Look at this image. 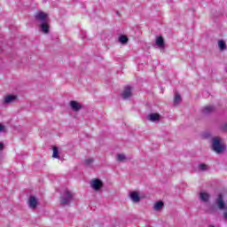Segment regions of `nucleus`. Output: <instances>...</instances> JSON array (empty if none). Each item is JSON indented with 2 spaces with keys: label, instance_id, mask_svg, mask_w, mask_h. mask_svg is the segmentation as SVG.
Masks as SVG:
<instances>
[{
  "label": "nucleus",
  "instance_id": "obj_1",
  "mask_svg": "<svg viewBox=\"0 0 227 227\" xmlns=\"http://www.w3.org/2000/svg\"><path fill=\"white\" fill-rule=\"evenodd\" d=\"M35 19L41 33L49 35L51 31V19L49 18V13L39 11L35 14Z\"/></svg>",
  "mask_w": 227,
  "mask_h": 227
},
{
  "label": "nucleus",
  "instance_id": "obj_2",
  "mask_svg": "<svg viewBox=\"0 0 227 227\" xmlns=\"http://www.w3.org/2000/svg\"><path fill=\"white\" fill-rule=\"evenodd\" d=\"M211 148L215 153H224L226 152V145L223 143V139L219 137H215L211 140Z\"/></svg>",
  "mask_w": 227,
  "mask_h": 227
},
{
  "label": "nucleus",
  "instance_id": "obj_3",
  "mask_svg": "<svg viewBox=\"0 0 227 227\" xmlns=\"http://www.w3.org/2000/svg\"><path fill=\"white\" fill-rule=\"evenodd\" d=\"M19 100V96L17 94H7L4 97L3 104L5 106H11L12 104H15Z\"/></svg>",
  "mask_w": 227,
  "mask_h": 227
},
{
  "label": "nucleus",
  "instance_id": "obj_4",
  "mask_svg": "<svg viewBox=\"0 0 227 227\" xmlns=\"http://www.w3.org/2000/svg\"><path fill=\"white\" fill-rule=\"evenodd\" d=\"M69 107L74 113H79V111H82V109H84V105H82L81 101L71 100L69 101Z\"/></svg>",
  "mask_w": 227,
  "mask_h": 227
},
{
  "label": "nucleus",
  "instance_id": "obj_5",
  "mask_svg": "<svg viewBox=\"0 0 227 227\" xmlns=\"http://www.w3.org/2000/svg\"><path fill=\"white\" fill-rule=\"evenodd\" d=\"M129 198H130V200H146V198H148V195H146L143 192L132 191L129 192Z\"/></svg>",
  "mask_w": 227,
  "mask_h": 227
},
{
  "label": "nucleus",
  "instance_id": "obj_6",
  "mask_svg": "<svg viewBox=\"0 0 227 227\" xmlns=\"http://www.w3.org/2000/svg\"><path fill=\"white\" fill-rule=\"evenodd\" d=\"M90 185L91 189H93V191H100V189L104 187V183L102 182V180L95 178L90 181Z\"/></svg>",
  "mask_w": 227,
  "mask_h": 227
},
{
  "label": "nucleus",
  "instance_id": "obj_7",
  "mask_svg": "<svg viewBox=\"0 0 227 227\" xmlns=\"http://www.w3.org/2000/svg\"><path fill=\"white\" fill-rule=\"evenodd\" d=\"M148 121H151L152 123H159L160 120H162V115L159 113H151L147 115Z\"/></svg>",
  "mask_w": 227,
  "mask_h": 227
},
{
  "label": "nucleus",
  "instance_id": "obj_8",
  "mask_svg": "<svg viewBox=\"0 0 227 227\" xmlns=\"http://www.w3.org/2000/svg\"><path fill=\"white\" fill-rule=\"evenodd\" d=\"M132 91H133V89L132 87H125L123 91H122V98H131L132 97Z\"/></svg>",
  "mask_w": 227,
  "mask_h": 227
},
{
  "label": "nucleus",
  "instance_id": "obj_9",
  "mask_svg": "<svg viewBox=\"0 0 227 227\" xmlns=\"http://www.w3.org/2000/svg\"><path fill=\"white\" fill-rule=\"evenodd\" d=\"M155 43H156L158 49H164V47H165L164 38H162L161 35L156 37Z\"/></svg>",
  "mask_w": 227,
  "mask_h": 227
},
{
  "label": "nucleus",
  "instance_id": "obj_10",
  "mask_svg": "<svg viewBox=\"0 0 227 227\" xmlns=\"http://www.w3.org/2000/svg\"><path fill=\"white\" fill-rule=\"evenodd\" d=\"M217 200H226L227 199V190L223 189L217 192Z\"/></svg>",
  "mask_w": 227,
  "mask_h": 227
},
{
  "label": "nucleus",
  "instance_id": "obj_11",
  "mask_svg": "<svg viewBox=\"0 0 227 227\" xmlns=\"http://www.w3.org/2000/svg\"><path fill=\"white\" fill-rule=\"evenodd\" d=\"M74 198H75V193L72 191L66 190L64 192V200H72Z\"/></svg>",
  "mask_w": 227,
  "mask_h": 227
},
{
  "label": "nucleus",
  "instance_id": "obj_12",
  "mask_svg": "<svg viewBox=\"0 0 227 227\" xmlns=\"http://www.w3.org/2000/svg\"><path fill=\"white\" fill-rule=\"evenodd\" d=\"M164 208V202L162 200L157 201L153 206V210L159 212Z\"/></svg>",
  "mask_w": 227,
  "mask_h": 227
},
{
  "label": "nucleus",
  "instance_id": "obj_13",
  "mask_svg": "<svg viewBox=\"0 0 227 227\" xmlns=\"http://www.w3.org/2000/svg\"><path fill=\"white\" fill-rule=\"evenodd\" d=\"M27 205H28L29 208H31L32 210H35V208H36V207H38V200H29L27 201Z\"/></svg>",
  "mask_w": 227,
  "mask_h": 227
},
{
  "label": "nucleus",
  "instance_id": "obj_14",
  "mask_svg": "<svg viewBox=\"0 0 227 227\" xmlns=\"http://www.w3.org/2000/svg\"><path fill=\"white\" fill-rule=\"evenodd\" d=\"M216 207L219 210H226V203H224V200H218L216 201Z\"/></svg>",
  "mask_w": 227,
  "mask_h": 227
},
{
  "label": "nucleus",
  "instance_id": "obj_15",
  "mask_svg": "<svg viewBox=\"0 0 227 227\" xmlns=\"http://www.w3.org/2000/svg\"><path fill=\"white\" fill-rule=\"evenodd\" d=\"M116 160L118 162H125V160H127V156L125 155V153H117Z\"/></svg>",
  "mask_w": 227,
  "mask_h": 227
},
{
  "label": "nucleus",
  "instance_id": "obj_16",
  "mask_svg": "<svg viewBox=\"0 0 227 227\" xmlns=\"http://www.w3.org/2000/svg\"><path fill=\"white\" fill-rule=\"evenodd\" d=\"M218 49L221 51H226L227 50L226 42H224L223 40H219L218 41Z\"/></svg>",
  "mask_w": 227,
  "mask_h": 227
},
{
  "label": "nucleus",
  "instance_id": "obj_17",
  "mask_svg": "<svg viewBox=\"0 0 227 227\" xmlns=\"http://www.w3.org/2000/svg\"><path fill=\"white\" fill-rule=\"evenodd\" d=\"M200 200H210V193L208 192L202 191L200 193Z\"/></svg>",
  "mask_w": 227,
  "mask_h": 227
},
{
  "label": "nucleus",
  "instance_id": "obj_18",
  "mask_svg": "<svg viewBox=\"0 0 227 227\" xmlns=\"http://www.w3.org/2000/svg\"><path fill=\"white\" fill-rule=\"evenodd\" d=\"M52 150H53L52 158L59 159V148H58L57 146H54Z\"/></svg>",
  "mask_w": 227,
  "mask_h": 227
},
{
  "label": "nucleus",
  "instance_id": "obj_19",
  "mask_svg": "<svg viewBox=\"0 0 227 227\" xmlns=\"http://www.w3.org/2000/svg\"><path fill=\"white\" fill-rule=\"evenodd\" d=\"M203 111L206 114H208V113H213V111H215V108L212 106H207L204 107Z\"/></svg>",
  "mask_w": 227,
  "mask_h": 227
},
{
  "label": "nucleus",
  "instance_id": "obj_20",
  "mask_svg": "<svg viewBox=\"0 0 227 227\" xmlns=\"http://www.w3.org/2000/svg\"><path fill=\"white\" fill-rule=\"evenodd\" d=\"M199 171H208L209 168L208 165L202 163L198 166Z\"/></svg>",
  "mask_w": 227,
  "mask_h": 227
},
{
  "label": "nucleus",
  "instance_id": "obj_21",
  "mask_svg": "<svg viewBox=\"0 0 227 227\" xmlns=\"http://www.w3.org/2000/svg\"><path fill=\"white\" fill-rule=\"evenodd\" d=\"M182 98H180V94L176 93L174 98V104L175 106H178L180 104Z\"/></svg>",
  "mask_w": 227,
  "mask_h": 227
},
{
  "label": "nucleus",
  "instance_id": "obj_22",
  "mask_svg": "<svg viewBox=\"0 0 227 227\" xmlns=\"http://www.w3.org/2000/svg\"><path fill=\"white\" fill-rule=\"evenodd\" d=\"M119 42H120V43H122L123 45H125V43H127V42H129V38L125 35H121L119 37Z\"/></svg>",
  "mask_w": 227,
  "mask_h": 227
},
{
  "label": "nucleus",
  "instance_id": "obj_23",
  "mask_svg": "<svg viewBox=\"0 0 227 227\" xmlns=\"http://www.w3.org/2000/svg\"><path fill=\"white\" fill-rule=\"evenodd\" d=\"M60 205L61 207H70V200H62Z\"/></svg>",
  "mask_w": 227,
  "mask_h": 227
},
{
  "label": "nucleus",
  "instance_id": "obj_24",
  "mask_svg": "<svg viewBox=\"0 0 227 227\" xmlns=\"http://www.w3.org/2000/svg\"><path fill=\"white\" fill-rule=\"evenodd\" d=\"M95 160H93V158H88L84 160V164L85 166H91V164H93Z\"/></svg>",
  "mask_w": 227,
  "mask_h": 227
},
{
  "label": "nucleus",
  "instance_id": "obj_25",
  "mask_svg": "<svg viewBox=\"0 0 227 227\" xmlns=\"http://www.w3.org/2000/svg\"><path fill=\"white\" fill-rule=\"evenodd\" d=\"M0 132H4V125L0 123Z\"/></svg>",
  "mask_w": 227,
  "mask_h": 227
},
{
  "label": "nucleus",
  "instance_id": "obj_26",
  "mask_svg": "<svg viewBox=\"0 0 227 227\" xmlns=\"http://www.w3.org/2000/svg\"><path fill=\"white\" fill-rule=\"evenodd\" d=\"M4 149V144L0 142V152Z\"/></svg>",
  "mask_w": 227,
  "mask_h": 227
},
{
  "label": "nucleus",
  "instance_id": "obj_27",
  "mask_svg": "<svg viewBox=\"0 0 227 227\" xmlns=\"http://www.w3.org/2000/svg\"><path fill=\"white\" fill-rule=\"evenodd\" d=\"M203 136L204 137H210V133H205Z\"/></svg>",
  "mask_w": 227,
  "mask_h": 227
},
{
  "label": "nucleus",
  "instance_id": "obj_28",
  "mask_svg": "<svg viewBox=\"0 0 227 227\" xmlns=\"http://www.w3.org/2000/svg\"><path fill=\"white\" fill-rule=\"evenodd\" d=\"M214 210H215V206H213V207H211V209H210L211 214L214 212Z\"/></svg>",
  "mask_w": 227,
  "mask_h": 227
},
{
  "label": "nucleus",
  "instance_id": "obj_29",
  "mask_svg": "<svg viewBox=\"0 0 227 227\" xmlns=\"http://www.w3.org/2000/svg\"><path fill=\"white\" fill-rule=\"evenodd\" d=\"M223 218L226 219V221H227V211H225V212L223 213Z\"/></svg>",
  "mask_w": 227,
  "mask_h": 227
},
{
  "label": "nucleus",
  "instance_id": "obj_30",
  "mask_svg": "<svg viewBox=\"0 0 227 227\" xmlns=\"http://www.w3.org/2000/svg\"><path fill=\"white\" fill-rule=\"evenodd\" d=\"M132 201H133L134 204H136L139 201V200H133Z\"/></svg>",
  "mask_w": 227,
  "mask_h": 227
},
{
  "label": "nucleus",
  "instance_id": "obj_31",
  "mask_svg": "<svg viewBox=\"0 0 227 227\" xmlns=\"http://www.w3.org/2000/svg\"><path fill=\"white\" fill-rule=\"evenodd\" d=\"M29 200H36V198H35V196H32L29 198Z\"/></svg>",
  "mask_w": 227,
  "mask_h": 227
},
{
  "label": "nucleus",
  "instance_id": "obj_32",
  "mask_svg": "<svg viewBox=\"0 0 227 227\" xmlns=\"http://www.w3.org/2000/svg\"><path fill=\"white\" fill-rule=\"evenodd\" d=\"M203 201H207V200H204Z\"/></svg>",
  "mask_w": 227,
  "mask_h": 227
}]
</instances>
